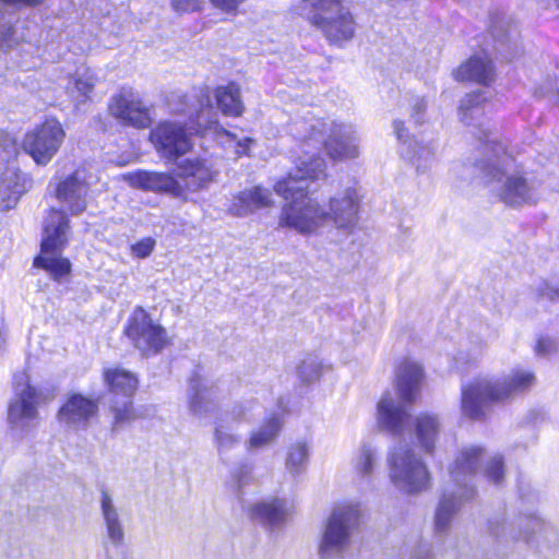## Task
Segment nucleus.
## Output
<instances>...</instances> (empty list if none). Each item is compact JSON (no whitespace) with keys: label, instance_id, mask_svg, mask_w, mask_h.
<instances>
[{"label":"nucleus","instance_id":"f257e3e1","mask_svg":"<svg viewBox=\"0 0 559 559\" xmlns=\"http://www.w3.org/2000/svg\"><path fill=\"white\" fill-rule=\"evenodd\" d=\"M308 178L293 174L274 186L275 192L288 203L283 207L280 225L295 229L302 235L319 231L328 222L338 229H352L358 221L360 194L355 187H347L330 199L329 211L308 197Z\"/></svg>","mask_w":559,"mask_h":559},{"label":"nucleus","instance_id":"f03ea898","mask_svg":"<svg viewBox=\"0 0 559 559\" xmlns=\"http://www.w3.org/2000/svg\"><path fill=\"white\" fill-rule=\"evenodd\" d=\"M301 155L294 177L320 179L325 177L326 164L319 152L324 146L329 157L335 162L355 159L359 156L360 138L350 123L311 119L296 122Z\"/></svg>","mask_w":559,"mask_h":559},{"label":"nucleus","instance_id":"7ed1b4c3","mask_svg":"<svg viewBox=\"0 0 559 559\" xmlns=\"http://www.w3.org/2000/svg\"><path fill=\"white\" fill-rule=\"evenodd\" d=\"M476 164L484 183L504 204L519 207L537 201V186L516 168L515 160L501 143L488 145Z\"/></svg>","mask_w":559,"mask_h":559},{"label":"nucleus","instance_id":"20e7f679","mask_svg":"<svg viewBox=\"0 0 559 559\" xmlns=\"http://www.w3.org/2000/svg\"><path fill=\"white\" fill-rule=\"evenodd\" d=\"M485 451L480 447L463 448L450 466L448 484L436 508L433 531L437 536H447L453 519L461 507L471 501L475 495L474 478L485 462Z\"/></svg>","mask_w":559,"mask_h":559},{"label":"nucleus","instance_id":"39448f33","mask_svg":"<svg viewBox=\"0 0 559 559\" xmlns=\"http://www.w3.org/2000/svg\"><path fill=\"white\" fill-rule=\"evenodd\" d=\"M424 380L421 365L411 358L404 359L396 369L397 397L385 393L378 403L379 426L395 437H402L409 427L408 405L417 399Z\"/></svg>","mask_w":559,"mask_h":559},{"label":"nucleus","instance_id":"423d86ee","mask_svg":"<svg viewBox=\"0 0 559 559\" xmlns=\"http://www.w3.org/2000/svg\"><path fill=\"white\" fill-rule=\"evenodd\" d=\"M535 382L534 372L523 368L512 369L503 379L476 378L462 386V413L469 419L480 420L485 418L489 403L511 399L531 389Z\"/></svg>","mask_w":559,"mask_h":559},{"label":"nucleus","instance_id":"0eeeda50","mask_svg":"<svg viewBox=\"0 0 559 559\" xmlns=\"http://www.w3.org/2000/svg\"><path fill=\"white\" fill-rule=\"evenodd\" d=\"M183 104L185 108L178 110L189 115L191 123L194 124L190 129L202 136L211 138L222 146L235 147L237 156L248 154L252 140L249 138L239 140L236 134L218 123L213 112L211 94L207 87L197 88L192 95L183 96Z\"/></svg>","mask_w":559,"mask_h":559},{"label":"nucleus","instance_id":"6e6552de","mask_svg":"<svg viewBox=\"0 0 559 559\" xmlns=\"http://www.w3.org/2000/svg\"><path fill=\"white\" fill-rule=\"evenodd\" d=\"M69 235V219L66 214L59 210H50L44 223L40 254L35 258L34 265L44 269L57 281L70 273L69 260L61 257Z\"/></svg>","mask_w":559,"mask_h":559},{"label":"nucleus","instance_id":"1a4fd4ad","mask_svg":"<svg viewBox=\"0 0 559 559\" xmlns=\"http://www.w3.org/2000/svg\"><path fill=\"white\" fill-rule=\"evenodd\" d=\"M392 484L408 495H418L431 488V474L424 460L408 445L397 444L388 456Z\"/></svg>","mask_w":559,"mask_h":559},{"label":"nucleus","instance_id":"9d476101","mask_svg":"<svg viewBox=\"0 0 559 559\" xmlns=\"http://www.w3.org/2000/svg\"><path fill=\"white\" fill-rule=\"evenodd\" d=\"M359 516L357 504L343 503L334 507L324 522L318 546L321 559H340L349 549Z\"/></svg>","mask_w":559,"mask_h":559},{"label":"nucleus","instance_id":"9b49d317","mask_svg":"<svg viewBox=\"0 0 559 559\" xmlns=\"http://www.w3.org/2000/svg\"><path fill=\"white\" fill-rule=\"evenodd\" d=\"M533 502H530V506H526L523 496H521L515 514L511 518L496 515L489 520L488 528L490 534L506 542H528L544 526V522L533 508Z\"/></svg>","mask_w":559,"mask_h":559},{"label":"nucleus","instance_id":"f8f14e48","mask_svg":"<svg viewBox=\"0 0 559 559\" xmlns=\"http://www.w3.org/2000/svg\"><path fill=\"white\" fill-rule=\"evenodd\" d=\"M57 389L51 384L33 386L19 383L15 399L10 403L8 419L13 429L25 430L37 418V407L56 397Z\"/></svg>","mask_w":559,"mask_h":559},{"label":"nucleus","instance_id":"ddd939ff","mask_svg":"<svg viewBox=\"0 0 559 559\" xmlns=\"http://www.w3.org/2000/svg\"><path fill=\"white\" fill-rule=\"evenodd\" d=\"M124 332L143 356L159 353L168 343L166 330L155 323L142 308L132 312Z\"/></svg>","mask_w":559,"mask_h":559},{"label":"nucleus","instance_id":"4468645a","mask_svg":"<svg viewBox=\"0 0 559 559\" xmlns=\"http://www.w3.org/2000/svg\"><path fill=\"white\" fill-rule=\"evenodd\" d=\"M64 136L61 123L56 119H47L26 133L23 146L38 165H47L59 151Z\"/></svg>","mask_w":559,"mask_h":559},{"label":"nucleus","instance_id":"2eb2a0df","mask_svg":"<svg viewBox=\"0 0 559 559\" xmlns=\"http://www.w3.org/2000/svg\"><path fill=\"white\" fill-rule=\"evenodd\" d=\"M151 141L156 151L167 159H177L191 147L188 129L175 122H163L151 132Z\"/></svg>","mask_w":559,"mask_h":559},{"label":"nucleus","instance_id":"dca6fc26","mask_svg":"<svg viewBox=\"0 0 559 559\" xmlns=\"http://www.w3.org/2000/svg\"><path fill=\"white\" fill-rule=\"evenodd\" d=\"M92 178L93 175L88 170L79 168L57 185L56 198L71 214L78 215L85 211Z\"/></svg>","mask_w":559,"mask_h":559},{"label":"nucleus","instance_id":"f3484780","mask_svg":"<svg viewBox=\"0 0 559 559\" xmlns=\"http://www.w3.org/2000/svg\"><path fill=\"white\" fill-rule=\"evenodd\" d=\"M109 110L112 116L136 128H146L151 122L147 108L131 88H122L111 98Z\"/></svg>","mask_w":559,"mask_h":559},{"label":"nucleus","instance_id":"a211bd4d","mask_svg":"<svg viewBox=\"0 0 559 559\" xmlns=\"http://www.w3.org/2000/svg\"><path fill=\"white\" fill-rule=\"evenodd\" d=\"M310 22L321 28L333 43L347 41L355 34V22L352 13L342 4L331 13L309 15Z\"/></svg>","mask_w":559,"mask_h":559},{"label":"nucleus","instance_id":"6ab92c4d","mask_svg":"<svg viewBox=\"0 0 559 559\" xmlns=\"http://www.w3.org/2000/svg\"><path fill=\"white\" fill-rule=\"evenodd\" d=\"M252 403L240 404L233 408L231 412L222 415L215 427L214 439L219 453L231 450L240 442V437L234 432L235 425L239 421H250L253 418Z\"/></svg>","mask_w":559,"mask_h":559},{"label":"nucleus","instance_id":"aec40b11","mask_svg":"<svg viewBox=\"0 0 559 559\" xmlns=\"http://www.w3.org/2000/svg\"><path fill=\"white\" fill-rule=\"evenodd\" d=\"M490 105L486 102L480 93L467 94L461 102L459 108V116L461 121L466 126H474L479 129L480 134L475 133V135L483 141V135L486 138L484 140L483 152L486 155V147L488 145H492V141L498 143L496 138H489V130L484 129L483 117L489 111Z\"/></svg>","mask_w":559,"mask_h":559},{"label":"nucleus","instance_id":"412c9836","mask_svg":"<svg viewBox=\"0 0 559 559\" xmlns=\"http://www.w3.org/2000/svg\"><path fill=\"white\" fill-rule=\"evenodd\" d=\"M393 131L397 140L404 145L403 154L416 167L417 171H426L433 159L435 147L429 143H424L413 139L401 120L393 121Z\"/></svg>","mask_w":559,"mask_h":559},{"label":"nucleus","instance_id":"4be33fe9","mask_svg":"<svg viewBox=\"0 0 559 559\" xmlns=\"http://www.w3.org/2000/svg\"><path fill=\"white\" fill-rule=\"evenodd\" d=\"M122 179L131 187L153 191L166 192L179 197L182 192L180 183L169 174L138 170L122 175Z\"/></svg>","mask_w":559,"mask_h":559},{"label":"nucleus","instance_id":"5701e85b","mask_svg":"<svg viewBox=\"0 0 559 559\" xmlns=\"http://www.w3.org/2000/svg\"><path fill=\"white\" fill-rule=\"evenodd\" d=\"M189 409L198 416L215 411L218 402V390L199 373H193L188 385Z\"/></svg>","mask_w":559,"mask_h":559},{"label":"nucleus","instance_id":"b1692460","mask_svg":"<svg viewBox=\"0 0 559 559\" xmlns=\"http://www.w3.org/2000/svg\"><path fill=\"white\" fill-rule=\"evenodd\" d=\"M97 405L80 394L71 395L59 411V420L68 427L84 429L96 414Z\"/></svg>","mask_w":559,"mask_h":559},{"label":"nucleus","instance_id":"393cba45","mask_svg":"<svg viewBox=\"0 0 559 559\" xmlns=\"http://www.w3.org/2000/svg\"><path fill=\"white\" fill-rule=\"evenodd\" d=\"M271 202L269 190L262 187H253L234 195L227 205V211L234 216L243 217L257 210L269 206Z\"/></svg>","mask_w":559,"mask_h":559},{"label":"nucleus","instance_id":"a878e982","mask_svg":"<svg viewBox=\"0 0 559 559\" xmlns=\"http://www.w3.org/2000/svg\"><path fill=\"white\" fill-rule=\"evenodd\" d=\"M99 507L107 538L114 546L121 545L124 539L121 511L118 508L114 496L107 489H103L100 491Z\"/></svg>","mask_w":559,"mask_h":559},{"label":"nucleus","instance_id":"bb28decb","mask_svg":"<svg viewBox=\"0 0 559 559\" xmlns=\"http://www.w3.org/2000/svg\"><path fill=\"white\" fill-rule=\"evenodd\" d=\"M293 504L285 499L273 498L253 504L250 514L270 527L281 526L292 514Z\"/></svg>","mask_w":559,"mask_h":559},{"label":"nucleus","instance_id":"cd10ccee","mask_svg":"<svg viewBox=\"0 0 559 559\" xmlns=\"http://www.w3.org/2000/svg\"><path fill=\"white\" fill-rule=\"evenodd\" d=\"M379 463V451L371 442H362L353 453L350 468L356 480L369 484Z\"/></svg>","mask_w":559,"mask_h":559},{"label":"nucleus","instance_id":"c85d7f7f","mask_svg":"<svg viewBox=\"0 0 559 559\" xmlns=\"http://www.w3.org/2000/svg\"><path fill=\"white\" fill-rule=\"evenodd\" d=\"M413 426L419 448L425 453L432 454L442 429L440 418L435 414L421 413L415 417Z\"/></svg>","mask_w":559,"mask_h":559},{"label":"nucleus","instance_id":"c756f323","mask_svg":"<svg viewBox=\"0 0 559 559\" xmlns=\"http://www.w3.org/2000/svg\"><path fill=\"white\" fill-rule=\"evenodd\" d=\"M180 177L186 179L187 187L192 191L204 188L214 179V173L205 160L187 158L178 164Z\"/></svg>","mask_w":559,"mask_h":559},{"label":"nucleus","instance_id":"7c9ffc66","mask_svg":"<svg viewBox=\"0 0 559 559\" xmlns=\"http://www.w3.org/2000/svg\"><path fill=\"white\" fill-rule=\"evenodd\" d=\"M493 68L487 57H472L454 72L457 81H474L488 84L493 80Z\"/></svg>","mask_w":559,"mask_h":559},{"label":"nucleus","instance_id":"2f4dec72","mask_svg":"<svg viewBox=\"0 0 559 559\" xmlns=\"http://www.w3.org/2000/svg\"><path fill=\"white\" fill-rule=\"evenodd\" d=\"M311 445L306 440H297L288 445L285 457L287 472L296 477L307 471Z\"/></svg>","mask_w":559,"mask_h":559},{"label":"nucleus","instance_id":"473e14b6","mask_svg":"<svg viewBox=\"0 0 559 559\" xmlns=\"http://www.w3.org/2000/svg\"><path fill=\"white\" fill-rule=\"evenodd\" d=\"M24 192L21 175L13 171L7 173L0 180V211L14 209Z\"/></svg>","mask_w":559,"mask_h":559},{"label":"nucleus","instance_id":"72a5a7b5","mask_svg":"<svg viewBox=\"0 0 559 559\" xmlns=\"http://www.w3.org/2000/svg\"><path fill=\"white\" fill-rule=\"evenodd\" d=\"M283 420L280 414H272L257 430L252 431L247 449L253 450L271 444L280 435Z\"/></svg>","mask_w":559,"mask_h":559},{"label":"nucleus","instance_id":"f704fd0d","mask_svg":"<svg viewBox=\"0 0 559 559\" xmlns=\"http://www.w3.org/2000/svg\"><path fill=\"white\" fill-rule=\"evenodd\" d=\"M215 98L218 108L224 115L237 117L242 114L243 104L238 84L229 83L226 86H218L215 90Z\"/></svg>","mask_w":559,"mask_h":559},{"label":"nucleus","instance_id":"c9c22d12","mask_svg":"<svg viewBox=\"0 0 559 559\" xmlns=\"http://www.w3.org/2000/svg\"><path fill=\"white\" fill-rule=\"evenodd\" d=\"M39 0H0V45L10 46L13 41L14 26L7 15L12 10H19L23 7L37 5Z\"/></svg>","mask_w":559,"mask_h":559},{"label":"nucleus","instance_id":"e433bc0d","mask_svg":"<svg viewBox=\"0 0 559 559\" xmlns=\"http://www.w3.org/2000/svg\"><path fill=\"white\" fill-rule=\"evenodd\" d=\"M96 83L94 73L85 67L78 68L74 75L69 79L68 91L78 102L90 97Z\"/></svg>","mask_w":559,"mask_h":559},{"label":"nucleus","instance_id":"4c0bfd02","mask_svg":"<svg viewBox=\"0 0 559 559\" xmlns=\"http://www.w3.org/2000/svg\"><path fill=\"white\" fill-rule=\"evenodd\" d=\"M105 380L114 393L121 394L123 397H130L138 383L134 374L118 368L106 370Z\"/></svg>","mask_w":559,"mask_h":559},{"label":"nucleus","instance_id":"58836bf2","mask_svg":"<svg viewBox=\"0 0 559 559\" xmlns=\"http://www.w3.org/2000/svg\"><path fill=\"white\" fill-rule=\"evenodd\" d=\"M492 35L498 38L500 43V52L508 53L507 60H512L521 52V46L519 44V31L516 25L508 24V29H504L503 25L495 24L492 26Z\"/></svg>","mask_w":559,"mask_h":559},{"label":"nucleus","instance_id":"ea45409f","mask_svg":"<svg viewBox=\"0 0 559 559\" xmlns=\"http://www.w3.org/2000/svg\"><path fill=\"white\" fill-rule=\"evenodd\" d=\"M533 293L538 301L559 302V278H540L533 286Z\"/></svg>","mask_w":559,"mask_h":559},{"label":"nucleus","instance_id":"a19ab883","mask_svg":"<svg viewBox=\"0 0 559 559\" xmlns=\"http://www.w3.org/2000/svg\"><path fill=\"white\" fill-rule=\"evenodd\" d=\"M297 372L304 383H312L320 378L322 365L317 357H308L298 366Z\"/></svg>","mask_w":559,"mask_h":559},{"label":"nucleus","instance_id":"79ce46f5","mask_svg":"<svg viewBox=\"0 0 559 559\" xmlns=\"http://www.w3.org/2000/svg\"><path fill=\"white\" fill-rule=\"evenodd\" d=\"M111 411L114 413V429H118L138 417L131 405V402L129 401V397H126L121 404L116 403L111 407Z\"/></svg>","mask_w":559,"mask_h":559},{"label":"nucleus","instance_id":"37998d69","mask_svg":"<svg viewBox=\"0 0 559 559\" xmlns=\"http://www.w3.org/2000/svg\"><path fill=\"white\" fill-rule=\"evenodd\" d=\"M253 480L252 468L249 465H240L236 467L230 475V487L238 495Z\"/></svg>","mask_w":559,"mask_h":559},{"label":"nucleus","instance_id":"c03bdc74","mask_svg":"<svg viewBox=\"0 0 559 559\" xmlns=\"http://www.w3.org/2000/svg\"><path fill=\"white\" fill-rule=\"evenodd\" d=\"M485 477L493 483L499 485L504 477V468L502 457L499 455L490 456L486 461V467L484 469Z\"/></svg>","mask_w":559,"mask_h":559},{"label":"nucleus","instance_id":"a18cd8bd","mask_svg":"<svg viewBox=\"0 0 559 559\" xmlns=\"http://www.w3.org/2000/svg\"><path fill=\"white\" fill-rule=\"evenodd\" d=\"M308 7L311 8L310 15H321L331 13L337 5L343 3V0H302Z\"/></svg>","mask_w":559,"mask_h":559},{"label":"nucleus","instance_id":"49530a36","mask_svg":"<svg viewBox=\"0 0 559 559\" xmlns=\"http://www.w3.org/2000/svg\"><path fill=\"white\" fill-rule=\"evenodd\" d=\"M559 350V343L556 338L540 336L537 340L535 352L539 356H550Z\"/></svg>","mask_w":559,"mask_h":559},{"label":"nucleus","instance_id":"de8ad7c7","mask_svg":"<svg viewBox=\"0 0 559 559\" xmlns=\"http://www.w3.org/2000/svg\"><path fill=\"white\" fill-rule=\"evenodd\" d=\"M426 107L427 103L424 98L418 96L411 98L408 104L409 117L416 124H419L424 121Z\"/></svg>","mask_w":559,"mask_h":559},{"label":"nucleus","instance_id":"09e8293b","mask_svg":"<svg viewBox=\"0 0 559 559\" xmlns=\"http://www.w3.org/2000/svg\"><path fill=\"white\" fill-rule=\"evenodd\" d=\"M155 245L156 241L153 238H143L131 247L132 254L139 259H145L153 252Z\"/></svg>","mask_w":559,"mask_h":559},{"label":"nucleus","instance_id":"8fccbe9b","mask_svg":"<svg viewBox=\"0 0 559 559\" xmlns=\"http://www.w3.org/2000/svg\"><path fill=\"white\" fill-rule=\"evenodd\" d=\"M557 85V82H547L545 85L537 87L535 93L539 97H545L549 102L557 104L559 103V88Z\"/></svg>","mask_w":559,"mask_h":559},{"label":"nucleus","instance_id":"3c124183","mask_svg":"<svg viewBox=\"0 0 559 559\" xmlns=\"http://www.w3.org/2000/svg\"><path fill=\"white\" fill-rule=\"evenodd\" d=\"M171 4L178 12H193L202 8L203 0H171Z\"/></svg>","mask_w":559,"mask_h":559},{"label":"nucleus","instance_id":"603ef678","mask_svg":"<svg viewBox=\"0 0 559 559\" xmlns=\"http://www.w3.org/2000/svg\"><path fill=\"white\" fill-rule=\"evenodd\" d=\"M215 8L226 13L235 12L246 0H209Z\"/></svg>","mask_w":559,"mask_h":559},{"label":"nucleus","instance_id":"864d4df0","mask_svg":"<svg viewBox=\"0 0 559 559\" xmlns=\"http://www.w3.org/2000/svg\"><path fill=\"white\" fill-rule=\"evenodd\" d=\"M13 145H14L13 139L10 135H8L7 133L1 131L0 132V147H2L3 150H9Z\"/></svg>","mask_w":559,"mask_h":559},{"label":"nucleus","instance_id":"5fc2aeb1","mask_svg":"<svg viewBox=\"0 0 559 559\" xmlns=\"http://www.w3.org/2000/svg\"><path fill=\"white\" fill-rule=\"evenodd\" d=\"M413 559H432V555L428 548H419Z\"/></svg>","mask_w":559,"mask_h":559},{"label":"nucleus","instance_id":"6e6d98bb","mask_svg":"<svg viewBox=\"0 0 559 559\" xmlns=\"http://www.w3.org/2000/svg\"><path fill=\"white\" fill-rule=\"evenodd\" d=\"M457 167H459V165H454V166L452 167V171H456V168H457Z\"/></svg>","mask_w":559,"mask_h":559},{"label":"nucleus","instance_id":"4d7b16f0","mask_svg":"<svg viewBox=\"0 0 559 559\" xmlns=\"http://www.w3.org/2000/svg\"><path fill=\"white\" fill-rule=\"evenodd\" d=\"M555 3L559 8V0H555Z\"/></svg>","mask_w":559,"mask_h":559}]
</instances>
